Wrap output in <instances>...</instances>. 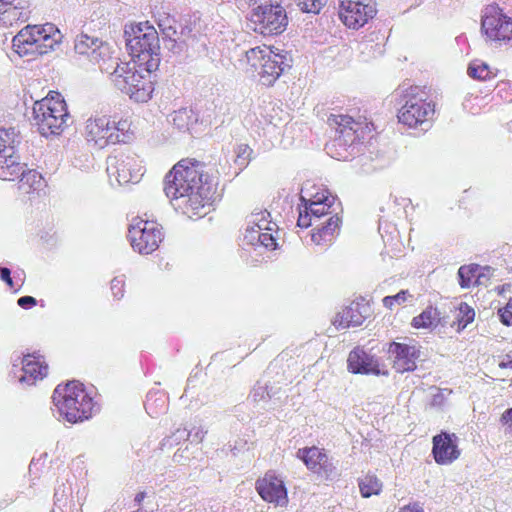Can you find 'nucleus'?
Listing matches in <instances>:
<instances>
[{
  "mask_svg": "<svg viewBox=\"0 0 512 512\" xmlns=\"http://www.w3.org/2000/svg\"><path fill=\"white\" fill-rule=\"evenodd\" d=\"M481 30L490 41L509 43L512 41V18L498 5H488L482 15Z\"/></svg>",
  "mask_w": 512,
  "mask_h": 512,
  "instance_id": "obj_14",
  "label": "nucleus"
},
{
  "mask_svg": "<svg viewBox=\"0 0 512 512\" xmlns=\"http://www.w3.org/2000/svg\"><path fill=\"white\" fill-rule=\"evenodd\" d=\"M37 303L36 299L32 296H23L20 297L17 301V304L24 309H28L32 306H35Z\"/></svg>",
  "mask_w": 512,
  "mask_h": 512,
  "instance_id": "obj_45",
  "label": "nucleus"
},
{
  "mask_svg": "<svg viewBox=\"0 0 512 512\" xmlns=\"http://www.w3.org/2000/svg\"><path fill=\"white\" fill-rule=\"evenodd\" d=\"M376 15V0H342L340 3L339 18L349 29L364 27Z\"/></svg>",
  "mask_w": 512,
  "mask_h": 512,
  "instance_id": "obj_16",
  "label": "nucleus"
},
{
  "mask_svg": "<svg viewBox=\"0 0 512 512\" xmlns=\"http://www.w3.org/2000/svg\"><path fill=\"white\" fill-rule=\"evenodd\" d=\"M217 183L205 172V164L195 158L178 161L166 175L165 192L178 201V208L189 218L205 214L212 204Z\"/></svg>",
  "mask_w": 512,
  "mask_h": 512,
  "instance_id": "obj_1",
  "label": "nucleus"
},
{
  "mask_svg": "<svg viewBox=\"0 0 512 512\" xmlns=\"http://www.w3.org/2000/svg\"><path fill=\"white\" fill-rule=\"evenodd\" d=\"M387 352L393 369L401 374L415 371L421 356L419 346L396 341L389 343Z\"/></svg>",
  "mask_w": 512,
  "mask_h": 512,
  "instance_id": "obj_19",
  "label": "nucleus"
},
{
  "mask_svg": "<svg viewBox=\"0 0 512 512\" xmlns=\"http://www.w3.org/2000/svg\"><path fill=\"white\" fill-rule=\"evenodd\" d=\"M432 457L438 465H451L462 454L459 438L455 433L441 431L432 437Z\"/></svg>",
  "mask_w": 512,
  "mask_h": 512,
  "instance_id": "obj_18",
  "label": "nucleus"
},
{
  "mask_svg": "<svg viewBox=\"0 0 512 512\" xmlns=\"http://www.w3.org/2000/svg\"><path fill=\"white\" fill-rule=\"evenodd\" d=\"M276 230L277 225L271 220L270 212L267 210L254 211L248 217L245 238L252 245L259 244L267 249L274 250L277 246L274 237Z\"/></svg>",
  "mask_w": 512,
  "mask_h": 512,
  "instance_id": "obj_13",
  "label": "nucleus"
},
{
  "mask_svg": "<svg viewBox=\"0 0 512 512\" xmlns=\"http://www.w3.org/2000/svg\"><path fill=\"white\" fill-rule=\"evenodd\" d=\"M249 5L255 4L256 0H246Z\"/></svg>",
  "mask_w": 512,
  "mask_h": 512,
  "instance_id": "obj_50",
  "label": "nucleus"
},
{
  "mask_svg": "<svg viewBox=\"0 0 512 512\" xmlns=\"http://www.w3.org/2000/svg\"><path fill=\"white\" fill-rule=\"evenodd\" d=\"M253 30L263 36L279 35L286 30L288 17L279 4L259 5L251 12Z\"/></svg>",
  "mask_w": 512,
  "mask_h": 512,
  "instance_id": "obj_12",
  "label": "nucleus"
},
{
  "mask_svg": "<svg viewBox=\"0 0 512 512\" xmlns=\"http://www.w3.org/2000/svg\"><path fill=\"white\" fill-rule=\"evenodd\" d=\"M327 0H296L299 9L306 13L318 14L326 5Z\"/></svg>",
  "mask_w": 512,
  "mask_h": 512,
  "instance_id": "obj_39",
  "label": "nucleus"
},
{
  "mask_svg": "<svg viewBox=\"0 0 512 512\" xmlns=\"http://www.w3.org/2000/svg\"><path fill=\"white\" fill-rule=\"evenodd\" d=\"M23 375L19 378L21 383L34 385L48 375V363L40 352L24 354L22 357Z\"/></svg>",
  "mask_w": 512,
  "mask_h": 512,
  "instance_id": "obj_23",
  "label": "nucleus"
},
{
  "mask_svg": "<svg viewBox=\"0 0 512 512\" xmlns=\"http://www.w3.org/2000/svg\"><path fill=\"white\" fill-rule=\"evenodd\" d=\"M173 123L179 130H189L192 124L191 111L187 109L176 111L173 116Z\"/></svg>",
  "mask_w": 512,
  "mask_h": 512,
  "instance_id": "obj_38",
  "label": "nucleus"
},
{
  "mask_svg": "<svg viewBox=\"0 0 512 512\" xmlns=\"http://www.w3.org/2000/svg\"><path fill=\"white\" fill-rule=\"evenodd\" d=\"M446 318L438 307L429 305L419 315L412 318L411 326L414 329L434 330L439 326H444L447 323Z\"/></svg>",
  "mask_w": 512,
  "mask_h": 512,
  "instance_id": "obj_27",
  "label": "nucleus"
},
{
  "mask_svg": "<svg viewBox=\"0 0 512 512\" xmlns=\"http://www.w3.org/2000/svg\"><path fill=\"white\" fill-rule=\"evenodd\" d=\"M142 168L141 161L135 154L119 153L107 159L108 176L119 185L138 182L143 175Z\"/></svg>",
  "mask_w": 512,
  "mask_h": 512,
  "instance_id": "obj_15",
  "label": "nucleus"
},
{
  "mask_svg": "<svg viewBox=\"0 0 512 512\" xmlns=\"http://www.w3.org/2000/svg\"><path fill=\"white\" fill-rule=\"evenodd\" d=\"M52 401L59 415L67 422L75 424L92 417L95 402L83 383L77 380L58 384Z\"/></svg>",
  "mask_w": 512,
  "mask_h": 512,
  "instance_id": "obj_2",
  "label": "nucleus"
},
{
  "mask_svg": "<svg viewBox=\"0 0 512 512\" xmlns=\"http://www.w3.org/2000/svg\"><path fill=\"white\" fill-rule=\"evenodd\" d=\"M253 150L245 143L237 144L233 149V162L242 171L250 162Z\"/></svg>",
  "mask_w": 512,
  "mask_h": 512,
  "instance_id": "obj_36",
  "label": "nucleus"
},
{
  "mask_svg": "<svg viewBox=\"0 0 512 512\" xmlns=\"http://www.w3.org/2000/svg\"><path fill=\"white\" fill-rule=\"evenodd\" d=\"M499 368L501 369H512V356L506 355L498 364Z\"/></svg>",
  "mask_w": 512,
  "mask_h": 512,
  "instance_id": "obj_47",
  "label": "nucleus"
},
{
  "mask_svg": "<svg viewBox=\"0 0 512 512\" xmlns=\"http://www.w3.org/2000/svg\"><path fill=\"white\" fill-rule=\"evenodd\" d=\"M60 30L53 23L26 25L12 39L13 50L20 57L45 55L61 43Z\"/></svg>",
  "mask_w": 512,
  "mask_h": 512,
  "instance_id": "obj_3",
  "label": "nucleus"
},
{
  "mask_svg": "<svg viewBox=\"0 0 512 512\" xmlns=\"http://www.w3.org/2000/svg\"><path fill=\"white\" fill-rule=\"evenodd\" d=\"M16 138L14 128L0 129V156L15 154Z\"/></svg>",
  "mask_w": 512,
  "mask_h": 512,
  "instance_id": "obj_35",
  "label": "nucleus"
},
{
  "mask_svg": "<svg viewBox=\"0 0 512 512\" xmlns=\"http://www.w3.org/2000/svg\"><path fill=\"white\" fill-rule=\"evenodd\" d=\"M128 35L127 46L132 60L139 61L150 71H156L160 65L159 36L155 27L149 21L132 24Z\"/></svg>",
  "mask_w": 512,
  "mask_h": 512,
  "instance_id": "obj_8",
  "label": "nucleus"
},
{
  "mask_svg": "<svg viewBox=\"0 0 512 512\" xmlns=\"http://www.w3.org/2000/svg\"><path fill=\"white\" fill-rule=\"evenodd\" d=\"M24 172V166L19 162V156L12 155L0 156V179L14 181Z\"/></svg>",
  "mask_w": 512,
  "mask_h": 512,
  "instance_id": "obj_28",
  "label": "nucleus"
},
{
  "mask_svg": "<svg viewBox=\"0 0 512 512\" xmlns=\"http://www.w3.org/2000/svg\"><path fill=\"white\" fill-rule=\"evenodd\" d=\"M342 220L337 213L311 231V241L318 246H329L340 232Z\"/></svg>",
  "mask_w": 512,
  "mask_h": 512,
  "instance_id": "obj_25",
  "label": "nucleus"
},
{
  "mask_svg": "<svg viewBox=\"0 0 512 512\" xmlns=\"http://www.w3.org/2000/svg\"><path fill=\"white\" fill-rule=\"evenodd\" d=\"M145 498V493L144 492H139L136 496H135V501L137 503H141V501Z\"/></svg>",
  "mask_w": 512,
  "mask_h": 512,
  "instance_id": "obj_48",
  "label": "nucleus"
},
{
  "mask_svg": "<svg viewBox=\"0 0 512 512\" xmlns=\"http://www.w3.org/2000/svg\"><path fill=\"white\" fill-rule=\"evenodd\" d=\"M255 489L265 502L275 506H286L288 503V494L284 482L274 471H268L263 477L257 479Z\"/></svg>",
  "mask_w": 512,
  "mask_h": 512,
  "instance_id": "obj_20",
  "label": "nucleus"
},
{
  "mask_svg": "<svg viewBox=\"0 0 512 512\" xmlns=\"http://www.w3.org/2000/svg\"><path fill=\"white\" fill-rule=\"evenodd\" d=\"M158 400H160L164 404L163 396H160L159 398H155V399H153V396H149L147 398L145 408L148 411V413H150V414L157 413V411L154 408V403Z\"/></svg>",
  "mask_w": 512,
  "mask_h": 512,
  "instance_id": "obj_46",
  "label": "nucleus"
},
{
  "mask_svg": "<svg viewBox=\"0 0 512 512\" xmlns=\"http://www.w3.org/2000/svg\"><path fill=\"white\" fill-rule=\"evenodd\" d=\"M75 51L82 55L95 54L98 49L108 50V46L99 38L81 33L75 40Z\"/></svg>",
  "mask_w": 512,
  "mask_h": 512,
  "instance_id": "obj_31",
  "label": "nucleus"
},
{
  "mask_svg": "<svg viewBox=\"0 0 512 512\" xmlns=\"http://www.w3.org/2000/svg\"><path fill=\"white\" fill-rule=\"evenodd\" d=\"M475 311L467 303L462 302L457 308V315L455 320L451 323V327L455 328L456 332H461L468 324L474 321Z\"/></svg>",
  "mask_w": 512,
  "mask_h": 512,
  "instance_id": "obj_33",
  "label": "nucleus"
},
{
  "mask_svg": "<svg viewBox=\"0 0 512 512\" xmlns=\"http://www.w3.org/2000/svg\"><path fill=\"white\" fill-rule=\"evenodd\" d=\"M256 229H259V231L265 230V222H259V225L256 226Z\"/></svg>",
  "mask_w": 512,
  "mask_h": 512,
  "instance_id": "obj_49",
  "label": "nucleus"
},
{
  "mask_svg": "<svg viewBox=\"0 0 512 512\" xmlns=\"http://www.w3.org/2000/svg\"><path fill=\"white\" fill-rule=\"evenodd\" d=\"M43 186L44 179L36 170H24L23 174L20 176L18 188L24 194H32L41 190Z\"/></svg>",
  "mask_w": 512,
  "mask_h": 512,
  "instance_id": "obj_30",
  "label": "nucleus"
},
{
  "mask_svg": "<svg viewBox=\"0 0 512 512\" xmlns=\"http://www.w3.org/2000/svg\"><path fill=\"white\" fill-rule=\"evenodd\" d=\"M286 66V56L272 46H257L245 53V73L266 87L274 85Z\"/></svg>",
  "mask_w": 512,
  "mask_h": 512,
  "instance_id": "obj_5",
  "label": "nucleus"
},
{
  "mask_svg": "<svg viewBox=\"0 0 512 512\" xmlns=\"http://www.w3.org/2000/svg\"><path fill=\"white\" fill-rule=\"evenodd\" d=\"M130 244L139 254H151L164 240L162 226L153 220L134 218L128 230Z\"/></svg>",
  "mask_w": 512,
  "mask_h": 512,
  "instance_id": "obj_11",
  "label": "nucleus"
},
{
  "mask_svg": "<svg viewBox=\"0 0 512 512\" xmlns=\"http://www.w3.org/2000/svg\"><path fill=\"white\" fill-rule=\"evenodd\" d=\"M497 315L504 326H512V297L509 298L505 306L497 310Z\"/></svg>",
  "mask_w": 512,
  "mask_h": 512,
  "instance_id": "obj_40",
  "label": "nucleus"
},
{
  "mask_svg": "<svg viewBox=\"0 0 512 512\" xmlns=\"http://www.w3.org/2000/svg\"><path fill=\"white\" fill-rule=\"evenodd\" d=\"M297 457L306 467L317 475L320 480L331 481L336 475V469L324 449L312 446L299 449Z\"/></svg>",
  "mask_w": 512,
  "mask_h": 512,
  "instance_id": "obj_17",
  "label": "nucleus"
},
{
  "mask_svg": "<svg viewBox=\"0 0 512 512\" xmlns=\"http://www.w3.org/2000/svg\"><path fill=\"white\" fill-rule=\"evenodd\" d=\"M84 137L95 149L128 143L133 138L131 121L128 118L115 120L106 115L91 117L86 121Z\"/></svg>",
  "mask_w": 512,
  "mask_h": 512,
  "instance_id": "obj_6",
  "label": "nucleus"
},
{
  "mask_svg": "<svg viewBox=\"0 0 512 512\" xmlns=\"http://www.w3.org/2000/svg\"><path fill=\"white\" fill-rule=\"evenodd\" d=\"M300 200L304 203V209H300L297 220V225L301 228L312 226L314 219L333 215L336 198L326 189L314 185L306 187L302 190Z\"/></svg>",
  "mask_w": 512,
  "mask_h": 512,
  "instance_id": "obj_9",
  "label": "nucleus"
},
{
  "mask_svg": "<svg viewBox=\"0 0 512 512\" xmlns=\"http://www.w3.org/2000/svg\"><path fill=\"white\" fill-rule=\"evenodd\" d=\"M330 127L334 128L338 140L342 141L344 145L353 143L358 137L357 133L362 126V123L356 121L349 115H336L331 114L327 120Z\"/></svg>",
  "mask_w": 512,
  "mask_h": 512,
  "instance_id": "obj_24",
  "label": "nucleus"
},
{
  "mask_svg": "<svg viewBox=\"0 0 512 512\" xmlns=\"http://www.w3.org/2000/svg\"><path fill=\"white\" fill-rule=\"evenodd\" d=\"M358 486L362 497L369 498L373 495H379L382 491V481L372 473H367L358 479Z\"/></svg>",
  "mask_w": 512,
  "mask_h": 512,
  "instance_id": "obj_32",
  "label": "nucleus"
},
{
  "mask_svg": "<svg viewBox=\"0 0 512 512\" xmlns=\"http://www.w3.org/2000/svg\"><path fill=\"white\" fill-rule=\"evenodd\" d=\"M31 16L28 0H18L0 11V24L9 28L29 20Z\"/></svg>",
  "mask_w": 512,
  "mask_h": 512,
  "instance_id": "obj_26",
  "label": "nucleus"
},
{
  "mask_svg": "<svg viewBox=\"0 0 512 512\" xmlns=\"http://www.w3.org/2000/svg\"><path fill=\"white\" fill-rule=\"evenodd\" d=\"M496 94L504 102H512V82L500 81L496 86Z\"/></svg>",
  "mask_w": 512,
  "mask_h": 512,
  "instance_id": "obj_41",
  "label": "nucleus"
},
{
  "mask_svg": "<svg viewBox=\"0 0 512 512\" xmlns=\"http://www.w3.org/2000/svg\"><path fill=\"white\" fill-rule=\"evenodd\" d=\"M0 278L3 282H5L9 288H14L13 279L11 277L10 269L6 267H0Z\"/></svg>",
  "mask_w": 512,
  "mask_h": 512,
  "instance_id": "obj_44",
  "label": "nucleus"
},
{
  "mask_svg": "<svg viewBox=\"0 0 512 512\" xmlns=\"http://www.w3.org/2000/svg\"><path fill=\"white\" fill-rule=\"evenodd\" d=\"M410 298H412V295L408 290H401L395 295L385 296L382 299V303L384 307H386L389 310H392L395 305H402Z\"/></svg>",
  "mask_w": 512,
  "mask_h": 512,
  "instance_id": "obj_37",
  "label": "nucleus"
},
{
  "mask_svg": "<svg viewBox=\"0 0 512 512\" xmlns=\"http://www.w3.org/2000/svg\"><path fill=\"white\" fill-rule=\"evenodd\" d=\"M468 75L473 79L486 81L493 78L495 73L487 63L474 60L469 64Z\"/></svg>",
  "mask_w": 512,
  "mask_h": 512,
  "instance_id": "obj_34",
  "label": "nucleus"
},
{
  "mask_svg": "<svg viewBox=\"0 0 512 512\" xmlns=\"http://www.w3.org/2000/svg\"><path fill=\"white\" fill-rule=\"evenodd\" d=\"M152 72L139 61L131 60L118 63L110 73V79L119 90L129 95L134 101L147 102L154 91Z\"/></svg>",
  "mask_w": 512,
  "mask_h": 512,
  "instance_id": "obj_4",
  "label": "nucleus"
},
{
  "mask_svg": "<svg viewBox=\"0 0 512 512\" xmlns=\"http://www.w3.org/2000/svg\"><path fill=\"white\" fill-rule=\"evenodd\" d=\"M435 109L436 104L426 97L424 91L411 88L405 103L398 111L397 118L401 124L417 128L433 119Z\"/></svg>",
  "mask_w": 512,
  "mask_h": 512,
  "instance_id": "obj_10",
  "label": "nucleus"
},
{
  "mask_svg": "<svg viewBox=\"0 0 512 512\" xmlns=\"http://www.w3.org/2000/svg\"><path fill=\"white\" fill-rule=\"evenodd\" d=\"M70 114L64 97L50 91L33 104V121L38 132L45 136L60 135L68 127Z\"/></svg>",
  "mask_w": 512,
  "mask_h": 512,
  "instance_id": "obj_7",
  "label": "nucleus"
},
{
  "mask_svg": "<svg viewBox=\"0 0 512 512\" xmlns=\"http://www.w3.org/2000/svg\"><path fill=\"white\" fill-rule=\"evenodd\" d=\"M370 315L371 306L369 301L364 297H359L336 314L333 325L337 329L361 326Z\"/></svg>",
  "mask_w": 512,
  "mask_h": 512,
  "instance_id": "obj_21",
  "label": "nucleus"
},
{
  "mask_svg": "<svg viewBox=\"0 0 512 512\" xmlns=\"http://www.w3.org/2000/svg\"><path fill=\"white\" fill-rule=\"evenodd\" d=\"M398 512H425L422 504L419 502H410L399 508Z\"/></svg>",
  "mask_w": 512,
  "mask_h": 512,
  "instance_id": "obj_43",
  "label": "nucleus"
},
{
  "mask_svg": "<svg viewBox=\"0 0 512 512\" xmlns=\"http://www.w3.org/2000/svg\"><path fill=\"white\" fill-rule=\"evenodd\" d=\"M348 370L353 374L387 375V370H382L377 358L369 355L362 347H355L350 351L347 359Z\"/></svg>",
  "mask_w": 512,
  "mask_h": 512,
  "instance_id": "obj_22",
  "label": "nucleus"
},
{
  "mask_svg": "<svg viewBox=\"0 0 512 512\" xmlns=\"http://www.w3.org/2000/svg\"><path fill=\"white\" fill-rule=\"evenodd\" d=\"M483 268L478 264L462 265L458 269L459 285L463 289L470 288L475 285H480L481 278L484 276L482 273Z\"/></svg>",
  "mask_w": 512,
  "mask_h": 512,
  "instance_id": "obj_29",
  "label": "nucleus"
},
{
  "mask_svg": "<svg viewBox=\"0 0 512 512\" xmlns=\"http://www.w3.org/2000/svg\"><path fill=\"white\" fill-rule=\"evenodd\" d=\"M110 289L114 299L120 300L125 293V279L123 276L115 277L111 280Z\"/></svg>",
  "mask_w": 512,
  "mask_h": 512,
  "instance_id": "obj_42",
  "label": "nucleus"
}]
</instances>
